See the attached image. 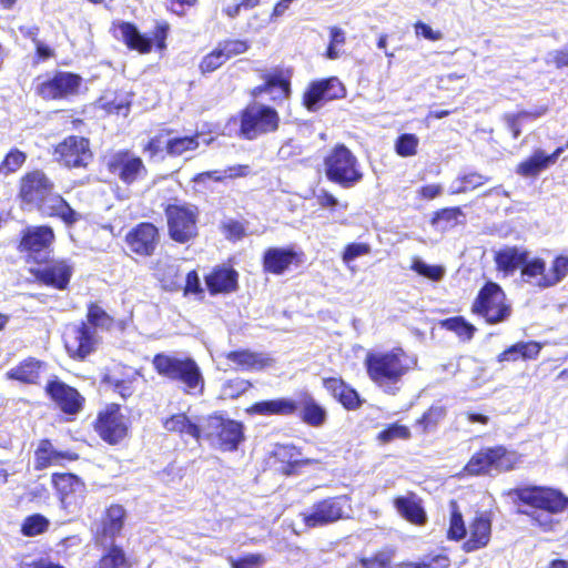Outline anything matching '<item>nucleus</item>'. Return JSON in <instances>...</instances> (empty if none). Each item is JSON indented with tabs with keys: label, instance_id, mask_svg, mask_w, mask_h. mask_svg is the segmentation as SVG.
Here are the masks:
<instances>
[{
	"label": "nucleus",
	"instance_id": "f257e3e1",
	"mask_svg": "<svg viewBox=\"0 0 568 568\" xmlns=\"http://www.w3.org/2000/svg\"><path fill=\"white\" fill-rule=\"evenodd\" d=\"M416 364L417 359L402 348H393L388 352H369L365 357V366L369 378L387 393H393V386Z\"/></svg>",
	"mask_w": 568,
	"mask_h": 568
},
{
	"label": "nucleus",
	"instance_id": "f03ea898",
	"mask_svg": "<svg viewBox=\"0 0 568 568\" xmlns=\"http://www.w3.org/2000/svg\"><path fill=\"white\" fill-rule=\"evenodd\" d=\"M449 528L447 537L452 540L466 539L463 549L467 552L486 547L491 537V516L488 511H477L466 527L463 514L456 501L449 504Z\"/></svg>",
	"mask_w": 568,
	"mask_h": 568
},
{
	"label": "nucleus",
	"instance_id": "7ed1b4c3",
	"mask_svg": "<svg viewBox=\"0 0 568 568\" xmlns=\"http://www.w3.org/2000/svg\"><path fill=\"white\" fill-rule=\"evenodd\" d=\"M523 463V456L503 445L484 447L475 453L464 470L469 475H491L515 469Z\"/></svg>",
	"mask_w": 568,
	"mask_h": 568
},
{
	"label": "nucleus",
	"instance_id": "20e7f679",
	"mask_svg": "<svg viewBox=\"0 0 568 568\" xmlns=\"http://www.w3.org/2000/svg\"><path fill=\"white\" fill-rule=\"evenodd\" d=\"M152 363L160 375L182 382L186 393H202L204 386L203 377L193 359L162 353L155 355Z\"/></svg>",
	"mask_w": 568,
	"mask_h": 568
},
{
	"label": "nucleus",
	"instance_id": "39448f33",
	"mask_svg": "<svg viewBox=\"0 0 568 568\" xmlns=\"http://www.w3.org/2000/svg\"><path fill=\"white\" fill-rule=\"evenodd\" d=\"M327 179L343 187H352L363 179L356 156L343 144H338L324 159Z\"/></svg>",
	"mask_w": 568,
	"mask_h": 568
},
{
	"label": "nucleus",
	"instance_id": "423d86ee",
	"mask_svg": "<svg viewBox=\"0 0 568 568\" xmlns=\"http://www.w3.org/2000/svg\"><path fill=\"white\" fill-rule=\"evenodd\" d=\"M202 439L223 452L237 449L243 439L242 425L235 420L223 418L220 415L202 417Z\"/></svg>",
	"mask_w": 568,
	"mask_h": 568
},
{
	"label": "nucleus",
	"instance_id": "0eeeda50",
	"mask_svg": "<svg viewBox=\"0 0 568 568\" xmlns=\"http://www.w3.org/2000/svg\"><path fill=\"white\" fill-rule=\"evenodd\" d=\"M473 312L481 315L487 323L496 324L510 316L511 307L500 286L490 282L480 290L473 304Z\"/></svg>",
	"mask_w": 568,
	"mask_h": 568
},
{
	"label": "nucleus",
	"instance_id": "6e6552de",
	"mask_svg": "<svg viewBox=\"0 0 568 568\" xmlns=\"http://www.w3.org/2000/svg\"><path fill=\"white\" fill-rule=\"evenodd\" d=\"M567 274L568 257L562 255L557 256L549 268H547L546 262L538 257L526 260L521 268L525 281L541 288L558 284Z\"/></svg>",
	"mask_w": 568,
	"mask_h": 568
},
{
	"label": "nucleus",
	"instance_id": "1a4fd4ad",
	"mask_svg": "<svg viewBox=\"0 0 568 568\" xmlns=\"http://www.w3.org/2000/svg\"><path fill=\"white\" fill-rule=\"evenodd\" d=\"M280 116L271 106L253 103L245 108L241 119V133L244 138L253 140L261 134L277 130Z\"/></svg>",
	"mask_w": 568,
	"mask_h": 568
},
{
	"label": "nucleus",
	"instance_id": "9d476101",
	"mask_svg": "<svg viewBox=\"0 0 568 568\" xmlns=\"http://www.w3.org/2000/svg\"><path fill=\"white\" fill-rule=\"evenodd\" d=\"M508 496L548 514L561 513L568 506V499L561 493L547 487L511 489L508 491Z\"/></svg>",
	"mask_w": 568,
	"mask_h": 568
},
{
	"label": "nucleus",
	"instance_id": "9b49d317",
	"mask_svg": "<svg viewBox=\"0 0 568 568\" xmlns=\"http://www.w3.org/2000/svg\"><path fill=\"white\" fill-rule=\"evenodd\" d=\"M351 510L349 498L337 496L315 504L310 513L303 514V520L308 528L322 527L347 517Z\"/></svg>",
	"mask_w": 568,
	"mask_h": 568
},
{
	"label": "nucleus",
	"instance_id": "f8f14e48",
	"mask_svg": "<svg viewBox=\"0 0 568 568\" xmlns=\"http://www.w3.org/2000/svg\"><path fill=\"white\" fill-rule=\"evenodd\" d=\"M165 213L169 233L174 241L185 243L196 235L197 211L193 205H169Z\"/></svg>",
	"mask_w": 568,
	"mask_h": 568
},
{
	"label": "nucleus",
	"instance_id": "ddd939ff",
	"mask_svg": "<svg viewBox=\"0 0 568 568\" xmlns=\"http://www.w3.org/2000/svg\"><path fill=\"white\" fill-rule=\"evenodd\" d=\"M100 336L85 323L68 325L64 331V346L72 358L83 359L95 352Z\"/></svg>",
	"mask_w": 568,
	"mask_h": 568
},
{
	"label": "nucleus",
	"instance_id": "4468645a",
	"mask_svg": "<svg viewBox=\"0 0 568 568\" xmlns=\"http://www.w3.org/2000/svg\"><path fill=\"white\" fill-rule=\"evenodd\" d=\"M130 422L119 405H108L98 415L95 430L109 444H118L129 434Z\"/></svg>",
	"mask_w": 568,
	"mask_h": 568
},
{
	"label": "nucleus",
	"instance_id": "2eb2a0df",
	"mask_svg": "<svg viewBox=\"0 0 568 568\" xmlns=\"http://www.w3.org/2000/svg\"><path fill=\"white\" fill-rule=\"evenodd\" d=\"M114 37L122 40L130 49L140 53H149L152 49L153 41L160 50L165 48V39L168 36V26H159L154 31V38L150 39L142 36L138 29L129 22H119L114 24Z\"/></svg>",
	"mask_w": 568,
	"mask_h": 568
},
{
	"label": "nucleus",
	"instance_id": "dca6fc26",
	"mask_svg": "<svg viewBox=\"0 0 568 568\" xmlns=\"http://www.w3.org/2000/svg\"><path fill=\"white\" fill-rule=\"evenodd\" d=\"M82 78L71 72H57L52 78L40 80L37 93L44 100L67 99L79 93Z\"/></svg>",
	"mask_w": 568,
	"mask_h": 568
},
{
	"label": "nucleus",
	"instance_id": "f3484780",
	"mask_svg": "<svg viewBox=\"0 0 568 568\" xmlns=\"http://www.w3.org/2000/svg\"><path fill=\"white\" fill-rule=\"evenodd\" d=\"M54 156L67 168H85L92 160L90 142L83 136H68L55 146Z\"/></svg>",
	"mask_w": 568,
	"mask_h": 568
},
{
	"label": "nucleus",
	"instance_id": "a211bd4d",
	"mask_svg": "<svg viewBox=\"0 0 568 568\" xmlns=\"http://www.w3.org/2000/svg\"><path fill=\"white\" fill-rule=\"evenodd\" d=\"M108 168L125 184L144 179L148 172L142 160L129 152L113 154L108 162Z\"/></svg>",
	"mask_w": 568,
	"mask_h": 568
},
{
	"label": "nucleus",
	"instance_id": "6ab92c4d",
	"mask_svg": "<svg viewBox=\"0 0 568 568\" xmlns=\"http://www.w3.org/2000/svg\"><path fill=\"white\" fill-rule=\"evenodd\" d=\"M345 94L346 89L343 83L332 77L311 83L304 93V104L310 111H314L320 102L342 99Z\"/></svg>",
	"mask_w": 568,
	"mask_h": 568
},
{
	"label": "nucleus",
	"instance_id": "aec40b11",
	"mask_svg": "<svg viewBox=\"0 0 568 568\" xmlns=\"http://www.w3.org/2000/svg\"><path fill=\"white\" fill-rule=\"evenodd\" d=\"M53 484L60 495V501L70 513L78 510L83 500L84 484L72 474H57Z\"/></svg>",
	"mask_w": 568,
	"mask_h": 568
},
{
	"label": "nucleus",
	"instance_id": "412c9836",
	"mask_svg": "<svg viewBox=\"0 0 568 568\" xmlns=\"http://www.w3.org/2000/svg\"><path fill=\"white\" fill-rule=\"evenodd\" d=\"M45 392L65 414L75 415L82 409L84 397L75 388L60 381L50 382Z\"/></svg>",
	"mask_w": 568,
	"mask_h": 568
},
{
	"label": "nucleus",
	"instance_id": "4be33fe9",
	"mask_svg": "<svg viewBox=\"0 0 568 568\" xmlns=\"http://www.w3.org/2000/svg\"><path fill=\"white\" fill-rule=\"evenodd\" d=\"M53 239L54 234L50 227L37 226L27 231L20 245L36 262H42L49 255Z\"/></svg>",
	"mask_w": 568,
	"mask_h": 568
},
{
	"label": "nucleus",
	"instance_id": "5701e85b",
	"mask_svg": "<svg viewBox=\"0 0 568 568\" xmlns=\"http://www.w3.org/2000/svg\"><path fill=\"white\" fill-rule=\"evenodd\" d=\"M53 190V183L41 171L27 174L21 180L20 196L27 203L40 204Z\"/></svg>",
	"mask_w": 568,
	"mask_h": 568
},
{
	"label": "nucleus",
	"instance_id": "b1692460",
	"mask_svg": "<svg viewBox=\"0 0 568 568\" xmlns=\"http://www.w3.org/2000/svg\"><path fill=\"white\" fill-rule=\"evenodd\" d=\"M126 242L134 253L151 255L159 242L158 229L151 223H142L128 234Z\"/></svg>",
	"mask_w": 568,
	"mask_h": 568
},
{
	"label": "nucleus",
	"instance_id": "393cba45",
	"mask_svg": "<svg viewBox=\"0 0 568 568\" xmlns=\"http://www.w3.org/2000/svg\"><path fill=\"white\" fill-rule=\"evenodd\" d=\"M73 267L67 261H57L39 268L36 272V277L44 285L64 290L70 282Z\"/></svg>",
	"mask_w": 568,
	"mask_h": 568
},
{
	"label": "nucleus",
	"instance_id": "a878e982",
	"mask_svg": "<svg viewBox=\"0 0 568 568\" xmlns=\"http://www.w3.org/2000/svg\"><path fill=\"white\" fill-rule=\"evenodd\" d=\"M163 427L168 432L179 434L182 438L189 436L197 443L202 439V417L193 419L184 413L174 414L164 419Z\"/></svg>",
	"mask_w": 568,
	"mask_h": 568
},
{
	"label": "nucleus",
	"instance_id": "bb28decb",
	"mask_svg": "<svg viewBox=\"0 0 568 568\" xmlns=\"http://www.w3.org/2000/svg\"><path fill=\"white\" fill-rule=\"evenodd\" d=\"M394 507L397 513L407 521L422 526L426 523L427 516L422 506V499L412 491L394 498Z\"/></svg>",
	"mask_w": 568,
	"mask_h": 568
},
{
	"label": "nucleus",
	"instance_id": "cd10ccee",
	"mask_svg": "<svg viewBox=\"0 0 568 568\" xmlns=\"http://www.w3.org/2000/svg\"><path fill=\"white\" fill-rule=\"evenodd\" d=\"M562 152L564 146L556 149L555 152L549 155L542 150H536L530 158L519 163L517 173L525 178L537 176L540 172L555 164Z\"/></svg>",
	"mask_w": 568,
	"mask_h": 568
},
{
	"label": "nucleus",
	"instance_id": "c85d7f7f",
	"mask_svg": "<svg viewBox=\"0 0 568 568\" xmlns=\"http://www.w3.org/2000/svg\"><path fill=\"white\" fill-rule=\"evenodd\" d=\"M297 254L293 248L270 247L263 256L264 270L268 273L281 275L294 263Z\"/></svg>",
	"mask_w": 568,
	"mask_h": 568
},
{
	"label": "nucleus",
	"instance_id": "c756f323",
	"mask_svg": "<svg viewBox=\"0 0 568 568\" xmlns=\"http://www.w3.org/2000/svg\"><path fill=\"white\" fill-rule=\"evenodd\" d=\"M41 212L49 216H58L64 223L72 224L80 219V214L72 210L70 205L52 191L39 204Z\"/></svg>",
	"mask_w": 568,
	"mask_h": 568
},
{
	"label": "nucleus",
	"instance_id": "7c9ffc66",
	"mask_svg": "<svg viewBox=\"0 0 568 568\" xmlns=\"http://www.w3.org/2000/svg\"><path fill=\"white\" fill-rule=\"evenodd\" d=\"M298 404L291 398H275L271 400H263L252 405L247 412L251 414L271 416H291L297 412Z\"/></svg>",
	"mask_w": 568,
	"mask_h": 568
},
{
	"label": "nucleus",
	"instance_id": "2f4dec72",
	"mask_svg": "<svg viewBox=\"0 0 568 568\" xmlns=\"http://www.w3.org/2000/svg\"><path fill=\"white\" fill-rule=\"evenodd\" d=\"M43 366V362L34 357H28L14 367L10 368L6 373V378L10 381H18L23 384H37L40 379Z\"/></svg>",
	"mask_w": 568,
	"mask_h": 568
},
{
	"label": "nucleus",
	"instance_id": "473e14b6",
	"mask_svg": "<svg viewBox=\"0 0 568 568\" xmlns=\"http://www.w3.org/2000/svg\"><path fill=\"white\" fill-rule=\"evenodd\" d=\"M205 282L211 294L230 293L237 286V273L230 267H219L206 276Z\"/></svg>",
	"mask_w": 568,
	"mask_h": 568
},
{
	"label": "nucleus",
	"instance_id": "72a5a7b5",
	"mask_svg": "<svg viewBox=\"0 0 568 568\" xmlns=\"http://www.w3.org/2000/svg\"><path fill=\"white\" fill-rule=\"evenodd\" d=\"M324 387L347 409H357L362 400L357 392L347 386L341 378H325Z\"/></svg>",
	"mask_w": 568,
	"mask_h": 568
},
{
	"label": "nucleus",
	"instance_id": "f704fd0d",
	"mask_svg": "<svg viewBox=\"0 0 568 568\" xmlns=\"http://www.w3.org/2000/svg\"><path fill=\"white\" fill-rule=\"evenodd\" d=\"M527 258V251L516 246H506L495 255L497 268L506 274L514 273L518 267L523 266Z\"/></svg>",
	"mask_w": 568,
	"mask_h": 568
},
{
	"label": "nucleus",
	"instance_id": "c9c22d12",
	"mask_svg": "<svg viewBox=\"0 0 568 568\" xmlns=\"http://www.w3.org/2000/svg\"><path fill=\"white\" fill-rule=\"evenodd\" d=\"M301 419L312 426L321 427L326 422V410L310 394H305L300 400Z\"/></svg>",
	"mask_w": 568,
	"mask_h": 568
},
{
	"label": "nucleus",
	"instance_id": "e433bc0d",
	"mask_svg": "<svg viewBox=\"0 0 568 568\" xmlns=\"http://www.w3.org/2000/svg\"><path fill=\"white\" fill-rule=\"evenodd\" d=\"M226 358L233 362L237 367L246 371H260L270 364L268 358L262 354L248 351L230 352Z\"/></svg>",
	"mask_w": 568,
	"mask_h": 568
},
{
	"label": "nucleus",
	"instance_id": "4c0bfd02",
	"mask_svg": "<svg viewBox=\"0 0 568 568\" xmlns=\"http://www.w3.org/2000/svg\"><path fill=\"white\" fill-rule=\"evenodd\" d=\"M63 458L73 459L74 457L70 454L54 450L49 440H42L36 450V468L44 469L51 465H58Z\"/></svg>",
	"mask_w": 568,
	"mask_h": 568
},
{
	"label": "nucleus",
	"instance_id": "58836bf2",
	"mask_svg": "<svg viewBox=\"0 0 568 568\" xmlns=\"http://www.w3.org/2000/svg\"><path fill=\"white\" fill-rule=\"evenodd\" d=\"M290 91V84L278 75H270L264 85L256 87L253 91L255 97L270 93L273 100L284 99Z\"/></svg>",
	"mask_w": 568,
	"mask_h": 568
},
{
	"label": "nucleus",
	"instance_id": "ea45409f",
	"mask_svg": "<svg viewBox=\"0 0 568 568\" xmlns=\"http://www.w3.org/2000/svg\"><path fill=\"white\" fill-rule=\"evenodd\" d=\"M178 265L169 260H160L155 266V275L161 281L165 290H176L180 284L178 281Z\"/></svg>",
	"mask_w": 568,
	"mask_h": 568
},
{
	"label": "nucleus",
	"instance_id": "a19ab883",
	"mask_svg": "<svg viewBox=\"0 0 568 568\" xmlns=\"http://www.w3.org/2000/svg\"><path fill=\"white\" fill-rule=\"evenodd\" d=\"M200 134H195L192 136L169 138L166 142L168 154L176 156L196 150L200 146Z\"/></svg>",
	"mask_w": 568,
	"mask_h": 568
},
{
	"label": "nucleus",
	"instance_id": "79ce46f5",
	"mask_svg": "<svg viewBox=\"0 0 568 568\" xmlns=\"http://www.w3.org/2000/svg\"><path fill=\"white\" fill-rule=\"evenodd\" d=\"M124 517L125 510L122 506H110L106 509L105 517L103 519V531L110 536L119 534L123 527Z\"/></svg>",
	"mask_w": 568,
	"mask_h": 568
},
{
	"label": "nucleus",
	"instance_id": "37998d69",
	"mask_svg": "<svg viewBox=\"0 0 568 568\" xmlns=\"http://www.w3.org/2000/svg\"><path fill=\"white\" fill-rule=\"evenodd\" d=\"M445 416L446 409L444 407L432 406L417 419L416 426L422 429L423 434L434 432Z\"/></svg>",
	"mask_w": 568,
	"mask_h": 568
},
{
	"label": "nucleus",
	"instance_id": "c03bdc74",
	"mask_svg": "<svg viewBox=\"0 0 568 568\" xmlns=\"http://www.w3.org/2000/svg\"><path fill=\"white\" fill-rule=\"evenodd\" d=\"M87 325L92 327L95 332L98 328L109 331L113 325V318L99 305L91 304L87 313Z\"/></svg>",
	"mask_w": 568,
	"mask_h": 568
},
{
	"label": "nucleus",
	"instance_id": "a18cd8bd",
	"mask_svg": "<svg viewBox=\"0 0 568 568\" xmlns=\"http://www.w3.org/2000/svg\"><path fill=\"white\" fill-rule=\"evenodd\" d=\"M546 109H541L537 112L521 111L518 113H507L504 115V121L507 128L511 131L514 139L520 135V125L526 120H536L537 118L545 114Z\"/></svg>",
	"mask_w": 568,
	"mask_h": 568
},
{
	"label": "nucleus",
	"instance_id": "49530a36",
	"mask_svg": "<svg viewBox=\"0 0 568 568\" xmlns=\"http://www.w3.org/2000/svg\"><path fill=\"white\" fill-rule=\"evenodd\" d=\"M132 561L119 547H112L99 561L98 568H131Z\"/></svg>",
	"mask_w": 568,
	"mask_h": 568
},
{
	"label": "nucleus",
	"instance_id": "de8ad7c7",
	"mask_svg": "<svg viewBox=\"0 0 568 568\" xmlns=\"http://www.w3.org/2000/svg\"><path fill=\"white\" fill-rule=\"evenodd\" d=\"M49 525L50 523L44 516L36 514L23 520L21 532L27 537H34L47 531Z\"/></svg>",
	"mask_w": 568,
	"mask_h": 568
},
{
	"label": "nucleus",
	"instance_id": "09e8293b",
	"mask_svg": "<svg viewBox=\"0 0 568 568\" xmlns=\"http://www.w3.org/2000/svg\"><path fill=\"white\" fill-rule=\"evenodd\" d=\"M410 268L419 275L432 281H439L445 275V268L440 265H428L418 257L413 258Z\"/></svg>",
	"mask_w": 568,
	"mask_h": 568
},
{
	"label": "nucleus",
	"instance_id": "8fccbe9b",
	"mask_svg": "<svg viewBox=\"0 0 568 568\" xmlns=\"http://www.w3.org/2000/svg\"><path fill=\"white\" fill-rule=\"evenodd\" d=\"M419 139L415 134L405 133L395 142V151L398 155L407 158L417 153Z\"/></svg>",
	"mask_w": 568,
	"mask_h": 568
},
{
	"label": "nucleus",
	"instance_id": "3c124183",
	"mask_svg": "<svg viewBox=\"0 0 568 568\" xmlns=\"http://www.w3.org/2000/svg\"><path fill=\"white\" fill-rule=\"evenodd\" d=\"M251 387L248 381L234 378L225 382L221 388V397L224 399H234L244 394Z\"/></svg>",
	"mask_w": 568,
	"mask_h": 568
},
{
	"label": "nucleus",
	"instance_id": "603ef678",
	"mask_svg": "<svg viewBox=\"0 0 568 568\" xmlns=\"http://www.w3.org/2000/svg\"><path fill=\"white\" fill-rule=\"evenodd\" d=\"M99 103L101 108L109 113L126 115L129 111L130 100L126 95L114 97L113 99H110L105 95L100 99Z\"/></svg>",
	"mask_w": 568,
	"mask_h": 568
},
{
	"label": "nucleus",
	"instance_id": "864d4df0",
	"mask_svg": "<svg viewBox=\"0 0 568 568\" xmlns=\"http://www.w3.org/2000/svg\"><path fill=\"white\" fill-rule=\"evenodd\" d=\"M444 326L455 332L464 341L471 339L476 328L474 325L467 323L463 317H454L444 322Z\"/></svg>",
	"mask_w": 568,
	"mask_h": 568
},
{
	"label": "nucleus",
	"instance_id": "5fc2aeb1",
	"mask_svg": "<svg viewBox=\"0 0 568 568\" xmlns=\"http://www.w3.org/2000/svg\"><path fill=\"white\" fill-rule=\"evenodd\" d=\"M26 154L18 149L11 150L0 164V173L8 175L21 168L26 161Z\"/></svg>",
	"mask_w": 568,
	"mask_h": 568
},
{
	"label": "nucleus",
	"instance_id": "6e6d98bb",
	"mask_svg": "<svg viewBox=\"0 0 568 568\" xmlns=\"http://www.w3.org/2000/svg\"><path fill=\"white\" fill-rule=\"evenodd\" d=\"M243 168H229L225 171H207L203 173H199L193 178V181L196 183L205 182L207 179H213L214 181H222L225 178H234L243 174Z\"/></svg>",
	"mask_w": 568,
	"mask_h": 568
},
{
	"label": "nucleus",
	"instance_id": "4d7b16f0",
	"mask_svg": "<svg viewBox=\"0 0 568 568\" xmlns=\"http://www.w3.org/2000/svg\"><path fill=\"white\" fill-rule=\"evenodd\" d=\"M410 437V430L405 425L393 424L388 428L382 430L378 434V440L382 443H389L396 439H408Z\"/></svg>",
	"mask_w": 568,
	"mask_h": 568
},
{
	"label": "nucleus",
	"instance_id": "13d9d810",
	"mask_svg": "<svg viewBox=\"0 0 568 568\" xmlns=\"http://www.w3.org/2000/svg\"><path fill=\"white\" fill-rule=\"evenodd\" d=\"M226 61L227 60L225 59L224 53L220 50V48H216L202 59L200 69L203 73H210L215 71Z\"/></svg>",
	"mask_w": 568,
	"mask_h": 568
},
{
	"label": "nucleus",
	"instance_id": "bf43d9fd",
	"mask_svg": "<svg viewBox=\"0 0 568 568\" xmlns=\"http://www.w3.org/2000/svg\"><path fill=\"white\" fill-rule=\"evenodd\" d=\"M266 559L261 554H250L241 559H231L232 568H261Z\"/></svg>",
	"mask_w": 568,
	"mask_h": 568
},
{
	"label": "nucleus",
	"instance_id": "052dcab7",
	"mask_svg": "<svg viewBox=\"0 0 568 568\" xmlns=\"http://www.w3.org/2000/svg\"><path fill=\"white\" fill-rule=\"evenodd\" d=\"M371 253V246L366 243H352L348 244L343 253V262L349 263L357 257L367 255Z\"/></svg>",
	"mask_w": 568,
	"mask_h": 568
},
{
	"label": "nucleus",
	"instance_id": "680f3d73",
	"mask_svg": "<svg viewBox=\"0 0 568 568\" xmlns=\"http://www.w3.org/2000/svg\"><path fill=\"white\" fill-rule=\"evenodd\" d=\"M393 556V551H382L373 558L362 559L361 564L364 568H390Z\"/></svg>",
	"mask_w": 568,
	"mask_h": 568
},
{
	"label": "nucleus",
	"instance_id": "e2e57ef3",
	"mask_svg": "<svg viewBox=\"0 0 568 568\" xmlns=\"http://www.w3.org/2000/svg\"><path fill=\"white\" fill-rule=\"evenodd\" d=\"M219 48L224 53L225 59L229 60L232 57L244 53L248 45L245 41L232 40L221 43Z\"/></svg>",
	"mask_w": 568,
	"mask_h": 568
},
{
	"label": "nucleus",
	"instance_id": "0e129e2a",
	"mask_svg": "<svg viewBox=\"0 0 568 568\" xmlns=\"http://www.w3.org/2000/svg\"><path fill=\"white\" fill-rule=\"evenodd\" d=\"M415 34L429 41H439L444 38L439 30H434L430 26L418 21L414 24Z\"/></svg>",
	"mask_w": 568,
	"mask_h": 568
},
{
	"label": "nucleus",
	"instance_id": "69168bd1",
	"mask_svg": "<svg viewBox=\"0 0 568 568\" xmlns=\"http://www.w3.org/2000/svg\"><path fill=\"white\" fill-rule=\"evenodd\" d=\"M168 140L169 138L165 134H159L149 141L144 148V151L149 152L151 156H155L163 150H166Z\"/></svg>",
	"mask_w": 568,
	"mask_h": 568
},
{
	"label": "nucleus",
	"instance_id": "338daca9",
	"mask_svg": "<svg viewBox=\"0 0 568 568\" xmlns=\"http://www.w3.org/2000/svg\"><path fill=\"white\" fill-rule=\"evenodd\" d=\"M488 181V176L475 172L462 176V183H465L466 192L475 190Z\"/></svg>",
	"mask_w": 568,
	"mask_h": 568
},
{
	"label": "nucleus",
	"instance_id": "774afa93",
	"mask_svg": "<svg viewBox=\"0 0 568 568\" xmlns=\"http://www.w3.org/2000/svg\"><path fill=\"white\" fill-rule=\"evenodd\" d=\"M547 62L555 64L557 68L568 65V44L561 50H555L548 53Z\"/></svg>",
	"mask_w": 568,
	"mask_h": 568
}]
</instances>
